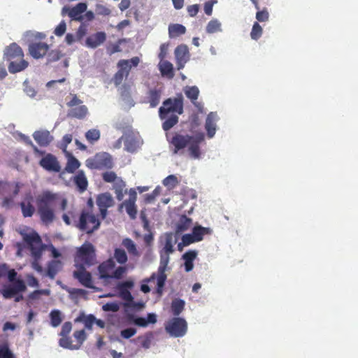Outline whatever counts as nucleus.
Wrapping results in <instances>:
<instances>
[{
    "mask_svg": "<svg viewBox=\"0 0 358 358\" xmlns=\"http://www.w3.org/2000/svg\"><path fill=\"white\" fill-rule=\"evenodd\" d=\"M162 249L159 250L160 262L157 269V273H153L150 278L145 279L143 281L146 283L150 282L155 279L157 280V292L162 294L167 278L166 271L170 260V255L174 250V245L176 240L174 239L172 233H166L161 238Z\"/></svg>",
    "mask_w": 358,
    "mask_h": 358,
    "instance_id": "nucleus-1",
    "label": "nucleus"
},
{
    "mask_svg": "<svg viewBox=\"0 0 358 358\" xmlns=\"http://www.w3.org/2000/svg\"><path fill=\"white\" fill-rule=\"evenodd\" d=\"M183 113V96L181 93L176 97L168 98L163 101V106L159 109V115L162 120V128L167 131L178 122V115Z\"/></svg>",
    "mask_w": 358,
    "mask_h": 358,
    "instance_id": "nucleus-2",
    "label": "nucleus"
},
{
    "mask_svg": "<svg viewBox=\"0 0 358 358\" xmlns=\"http://www.w3.org/2000/svg\"><path fill=\"white\" fill-rule=\"evenodd\" d=\"M204 141V134L199 132L194 135L176 133L170 141L173 147V152L177 154L180 150L188 148L189 155L192 158L199 159L201 155L200 144Z\"/></svg>",
    "mask_w": 358,
    "mask_h": 358,
    "instance_id": "nucleus-3",
    "label": "nucleus"
},
{
    "mask_svg": "<svg viewBox=\"0 0 358 358\" xmlns=\"http://www.w3.org/2000/svg\"><path fill=\"white\" fill-rule=\"evenodd\" d=\"M90 266V243L87 241L78 249L75 257L73 276L85 287L90 288V273L86 271V266Z\"/></svg>",
    "mask_w": 358,
    "mask_h": 358,
    "instance_id": "nucleus-4",
    "label": "nucleus"
},
{
    "mask_svg": "<svg viewBox=\"0 0 358 358\" xmlns=\"http://www.w3.org/2000/svg\"><path fill=\"white\" fill-rule=\"evenodd\" d=\"M21 234L23 241L29 247L31 255L34 258V260L31 263L32 268L38 273H42L43 271V268L38 262L44 249L40 236L36 231H32L30 234L21 232Z\"/></svg>",
    "mask_w": 358,
    "mask_h": 358,
    "instance_id": "nucleus-5",
    "label": "nucleus"
},
{
    "mask_svg": "<svg viewBox=\"0 0 358 358\" xmlns=\"http://www.w3.org/2000/svg\"><path fill=\"white\" fill-rule=\"evenodd\" d=\"M96 203L98 206L99 214L94 215L91 214V234L97 229L101 220H104L108 215V209L114 206L115 201L109 192H104L97 195Z\"/></svg>",
    "mask_w": 358,
    "mask_h": 358,
    "instance_id": "nucleus-6",
    "label": "nucleus"
},
{
    "mask_svg": "<svg viewBox=\"0 0 358 358\" xmlns=\"http://www.w3.org/2000/svg\"><path fill=\"white\" fill-rule=\"evenodd\" d=\"M7 277L10 282L8 285H3L0 293L6 299H10L13 295V291H26L27 285L24 281L20 278H17V272L15 269L8 270Z\"/></svg>",
    "mask_w": 358,
    "mask_h": 358,
    "instance_id": "nucleus-7",
    "label": "nucleus"
},
{
    "mask_svg": "<svg viewBox=\"0 0 358 358\" xmlns=\"http://www.w3.org/2000/svg\"><path fill=\"white\" fill-rule=\"evenodd\" d=\"M166 331L172 336L182 337L187 329V324L183 318L174 317L166 325Z\"/></svg>",
    "mask_w": 358,
    "mask_h": 358,
    "instance_id": "nucleus-8",
    "label": "nucleus"
},
{
    "mask_svg": "<svg viewBox=\"0 0 358 358\" xmlns=\"http://www.w3.org/2000/svg\"><path fill=\"white\" fill-rule=\"evenodd\" d=\"M87 8V3H78L74 7L64 6L61 12L62 16L68 15L72 20L82 22L84 18V13L86 12Z\"/></svg>",
    "mask_w": 358,
    "mask_h": 358,
    "instance_id": "nucleus-9",
    "label": "nucleus"
},
{
    "mask_svg": "<svg viewBox=\"0 0 358 358\" xmlns=\"http://www.w3.org/2000/svg\"><path fill=\"white\" fill-rule=\"evenodd\" d=\"M113 166L112 157L107 152L97 153L91 160V169H110Z\"/></svg>",
    "mask_w": 358,
    "mask_h": 358,
    "instance_id": "nucleus-10",
    "label": "nucleus"
},
{
    "mask_svg": "<svg viewBox=\"0 0 358 358\" xmlns=\"http://www.w3.org/2000/svg\"><path fill=\"white\" fill-rule=\"evenodd\" d=\"M129 199L123 201L120 205V207L124 206L126 211L129 217L131 219H134L136 218L137 214L136 206L135 204L137 199V194L135 189L131 188L129 191Z\"/></svg>",
    "mask_w": 358,
    "mask_h": 358,
    "instance_id": "nucleus-11",
    "label": "nucleus"
},
{
    "mask_svg": "<svg viewBox=\"0 0 358 358\" xmlns=\"http://www.w3.org/2000/svg\"><path fill=\"white\" fill-rule=\"evenodd\" d=\"M57 199V195L50 192H44L41 195L38 196L36 200L37 207L43 208L53 209L55 202Z\"/></svg>",
    "mask_w": 358,
    "mask_h": 358,
    "instance_id": "nucleus-12",
    "label": "nucleus"
},
{
    "mask_svg": "<svg viewBox=\"0 0 358 358\" xmlns=\"http://www.w3.org/2000/svg\"><path fill=\"white\" fill-rule=\"evenodd\" d=\"M177 69L180 70L189 59V52L186 45H180L175 49Z\"/></svg>",
    "mask_w": 358,
    "mask_h": 358,
    "instance_id": "nucleus-13",
    "label": "nucleus"
},
{
    "mask_svg": "<svg viewBox=\"0 0 358 358\" xmlns=\"http://www.w3.org/2000/svg\"><path fill=\"white\" fill-rule=\"evenodd\" d=\"M23 57V51L16 43H13L4 48L3 59L6 61H12L15 59H22Z\"/></svg>",
    "mask_w": 358,
    "mask_h": 358,
    "instance_id": "nucleus-14",
    "label": "nucleus"
},
{
    "mask_svg": "<svg viewBox=\"0 0 358 358\" xmlns=\"http://www.w3.org/2000/svg\"><path fill=\"white\" fill-rule=\"evenodd\" d=\"M39 164L48 171L59 172L61 169L57 158L52 154H47L41 159Z\"/></svg>",
    "mask_w": 358,
    "mask_h": 358,
    "instance_id": "nucleus-15",
    "label": "nucleus"
},
{
    "mask_svg": "<svg viewBox=\"0 0 358 358\" xmlns=\"http://www.w3.org/2000/svg\"><path fill=\"white\" fill-rule=\"evenodd\" d=\"M134 282L132 280H127L118 283L117 288L119 291L120 297L125 301V302H131L134 299L129 289L134 287Z\"/></svg>",
    "mask_w": 358,
    "mask_h": 358,
    "instance_id": "nucleus-16",
    "label": "nucleus"
},
{
    "mask_svg": "<svg viewBox=\"0 0 358 358\" xmlns=\"http://www.w3.org/2000/svg\"><path fill=\"white\" fill-rule=\"evenodd\" d=\"M162 91L160 89H150L145 97L143 103H149L151 108H155L160 102Z\"/></svg>",
    "mask_w": 358,
    "mask_h": 358,
    "instance_id": "nucleus-17",
    "label": "nucleus"
},
{
    "mask_svg": "<svg viewBox=\"0 0 358 358\" xmlns=\"http://www.w3.org/2000/svg\"><path fill=\"white\" fill-rule=\"evenodd\" d=\"M48 50V45L45 43H31L29 46L30 55L35 59L43 57Z\"/></svg>",
    "mask_w": 358,
    "mask_h": 358,
    "instance_id": "nucleus-18",
    "label": "nucleus"
},
{
    "mask_svg": "<svg viewBox=\"0 0 358 358\" xmlns=\"http://www.w3.org/2000/svg\"><path fill=\"white\" fill-rule=\"evenodd\" d=\"M33 138L37 143L43 147L48 146L53 140L48 130H39L33 134Z\"/></svg>",
    "mask_w": 358,
    "mask_h": 358,
    "instance_id": "nucleus-19",
    "label": "nucleus"
},
{
    "mask_svg": "<svg viewBox=\"0 0 358 358\" xmlns=\"http://www.w3.org/2000/svg\"><path fill=\"white\" fill-rule=\"evenodd\" d=\"M115 264L112 259H108V260L102 262L99 266V272L100 274V278L103 279H109L110 278L111 273L115 268Z\"/></svg>",
    "mask_w": 358,
    "mask_h": 358,
    "instance_id": "nucleus-20",
    "label": "nucleus"
},
{
    "mask_svg": "<svg viewBox=\"0 0 358 358\" xmlns=\"http://www.w3.org/2000/svg\"><path fill=\"white\" fill-rule=\"evenodd\" d=\"M184 93L196 108L199 110L202 108L201 103L196 101L199 96V90L196 86H187Z\"/></svg>",
    "mask_w": 358,
    "mask_h": 358,
    "instance_id": "nucleus-21",
    "label": "nucleus"
},
{
    "mask_svg": "<svg viewBox=\"0 0 358 358\" xmlns=\"http://www.w3.org/2000/svg\"><path fill=\"white\" fill-rule=\"evenodd\" d=\"M217 118V115L216 113L210 112L206 120L205 128L207 131V135L209 138H212L214 136L216 131V120Z\"/></svg>",
    "mask_w": 358,
    "mask_h": 358,
    "instance_id": "nucleus-22",
    "label": "nucleus"
},
{
    "mask_svg": "<svg viewBox=\"0 0 358 358\" xmlns=\"http://www.w3.org/2000/svg\"><path fill=\"white\" fill-rule=\"evenodd\" d=\"M197 256L196 250H188L182 255V259L185 261L184 266L186 272L191 271L194 268L193 262Z\"/></svg>",
    "mask_w": 358,
    "mask_h": 358,
    "instance_id": "nucleus-23",
    "label": "nucleus"
},
{
    "mask_svg": "<svg viewBox=\"0 0 358 358\" xmlns=\"http://www.w3.org/2000/svg\"><path fill=\"white\" fill-rule=\"evenodd\" d=\"M125 187L126 183L121 178H118L113 185V189L115 191L117 199L120 201L123 199L124 193L127 192Z\"/></svg>",
    "mask_w": 358,
    "mask_h": 358,
    "instance_id": "nucleus-24",
    "label": "nucleus"
},
{
    "mask_svg": "<svg viewBox=\"0 0 358 358\" xmlns=\"http://www.w3.org/2000/svg\"><path fill=\"white\" fill-rule=\"evenodd\" d=\"M117 67L119 69L113 78V81L115 86L120 85L122 83L124 78L128 77L130 72V68H127L124 66H117Z\"/></svg>",
    "mask_w": 358,
    "mask_h": 358,
    "instance_id": "nucleus-25",
    "label": "nucleus"
},
{
    "mask_svg": "<svg viewBox=\"0 0 358 358\" xmlns=\"http://www.w3.org/2000/svg\"><path fill=\"white\" fill-rule=\"evenodd\" d=\"M38 213L41 219L46 225L52 223L55 220V213L53 209L38 208Z\"/></svg>",
    "mask_w": 358,
    "mask_h": 358,
    "instance_id": "nucleus-26",
    "label": "nucleus"
},
{
    "mask_svg": "<svg viewBox=\"0 0 358 358\" xmlns=\"http://www.w3.org/2000/svg\"><path fill=\"white\" fill-rule=\"evenodd\" d=\"M192 224V220L191 218L187 217L186 215H182L176 224V233L178 234L188 230Z\"/></svg>",
    "mask_w": 358,
    "mask_h": 358,
    "instance_id": "nucleus-27",
    "label": "nucleus"
},
{
    "mask_svg": "<svg viewBox=\"0 0 358 358\" xmlns=\"http://www.w3.org/2000/svg\"><path fill=\"white\" fill-rule=\"evenodd\" d=\"M74 182L80 192H83L87 189L88 182L83 171H80L78 174L74 176Z\"/></svg>",
    "mask_w": 358,
    "mask_h": 358,
    "instance_id": "nucleus-28",
    "label": "nucleus"
},
{
    "mask_svg": "<svg viewBox=\"0 0 358 358\" xmlns=\"http://www.w3.org/2000/svg\"><path fill=\"white\" fill-rule=\"evenodd\" d=\"M192 233L197 242H199L203 239L205 235L210 234L212 233V229L209 227L196 225L193 227Z\"/></svg>",
    "mask_w": 358,
    "mask_h": 358,
    "instance_id": "nucleus-29",
    "label": "nucleus"
},
{
    "mask_svg": "<svg viewBox=\"0 0 358 358\" xmlns=\"http://www.w3.org/2000/svg\"><path fill=\"white\" fill-rule=\"evenodd\" d=\"M159 69L162 76L172 78L174 76L173 64L166 60H161L159 64Z\"/></svg>",
    "mask_w": 358,
    "mask_h": 358,
    "instance_id": "nucleus-30",
    "label": "nucleus"
},
{
    "mask_svg": "<svg viewBox=\"0 0 358 358\" xmlns=\"http://www.w3.org/2000/svg\"><path fill=\"white\" fill-rule=\"evenodd\" d=\"M65 155L67 158V163L65 170L69 173H73L77 169L79 168L80 164L79 161L75 158L71 152H66Z\"/></svg>",
    "mask_w": 358,
    "mask_h": 358,
    "instance_id": "nucleus-31",
    "label": "nucleus"
},
{
    "mask_svg": "<svg viewBox=\"0 0 358 358\" xmlns=\"http://www.w3.org/2000/svg\"><path fill=\"white\" fill-rule=\"evenodd\" d=\"M186 32L185 26L180 24H171L169 26V36L171 38L178 37Z\"/></svg>",
    "mask_w": 358,
    "mask_h": 358,
    "instance_id": "nucleus-32",
    "label": "nucleus"
},
{
    "mask_svg": "<svg viewBox=\"0 0 358 358\" xmlns=\"http://www.w3.org/2000/svg\"><path fill=\"white\" fill-rule=\"evenodd\" d=\"M17 62L16 61H10L8 69L10 73H15L23 71L28 66V62L22 59Z\"/></svg>",
    "mask_w": 358,
    "mask_h": 358,
    "instance_id": "nucleus-33",
    "label": "nucleus"
},
{
    "mask_svg": "<svg viewBox=\"0 0 358 358\" xmlns=\"http://www.w3.org/2000/svg\"><path fill=\"white\" fill-rule=\"evenodd\" d=\"M122 245L127 250L129 255L134 257H139L140 253L137 250L136 245L129 238H125L122 240Z\"/></svg>",
    "mask_w": 358,
    "mask_h": 358,
    "instance_id": "nucleus-34",
    "label": "nucleus"
},
{
    "mask_svg": "<svg viewBox=\"0 0 358 358\" xmlns=\"http://www.w3.org/2000/svg\"><path fill=\"white\" fill-rule=\"evenodd\" d=\"M61 268V262L58 260H52L48 264V270L46 275L51 279H54Z\"/></svg>",
    "mask_w": 358,
    "mask_h": 358,
    "instance_id": "nucleus-35",
    "label": "nucleus"
},
{
    "mask_svg": "<svg viewBox=\"0 0 358 358\" xmlns=\"http://www.w3.org/2000/svg\"><path fill=\"white\" fill-rule=\"evenodd\" d=\"M87 113V108L85 106H78L77 107L71 108L69 111L68 115L70 117L80 119L85 117Z\"/></svg>",
    "mask_w": 358,
    "mask_h": 358,
    "instance_id": "nucleus-36",
    "label": "nucleus"
},
{
    "mask_svg": "<svg viewBox=\"0 0 358 358\" xmlns=\"http://www.w3.org/2000/svg\"><path fill=\"white\" fill-rule=\"evenodd\" d=\"M206 31L210 34L222 31L221 22L217 19L211 20L206 25Z\"/></svg>",
    "mask_w": 358,
    "mask_h": 358,
    "instance_id": "nucleus-37",
    "label": "nucleus"
},
{
    "mask_svg": "<svg viewBox=\"0 0 358 358\" xmlns=\"http://www.w3.org/2000/svg\"><path fill=\"white\" fill-rule=\"evenodd\" d=\"M106 38V35L104 32L100 31L91 36V48H95L103 43Z\"/></svg>",
    "mask_w": 358,
    "mask_h": 358,
    "instance_id": "nucleus-38",
    "label": "nucleus"
},
{
    "mask_svg": "<svg viewBox=\"0 0 358 358\" xmlns=\"http://www.w3.org/2000/svg\"><path fill=\"white\" fill-rule=\"evenodd\" d=\"M171 307L172 313L175 316H178L184 310L185 301L180 299H176L173 300Z\"/></svg>",
    "mask_w": 358,
    "mask_h": 358,
    "instance_id": "nucleus-39",
    "label": "nucleus"
},
{
    "mask_svg": "<svg viewBox=\"0 0 358 358\" xmlns=\"http://www.w3.org/2000/svg\"><path fill=\"white\" fill-rule=\"evenodd\" d=\"M140 59L138 57H134L130 59H121L118 62L117 66H122L131 69L132 66L136 67L138 65Z\"/></svg>",
    "mask_w": 358,
    "mask_h": 358,
    "instance_id": "nucleus-40",
    "label": "nucleus"
},
{
    "mask_svg": "<svg viewBox=\"0 0 358 358\" xmlns=\"http://www.w3.org/2000/svg\"><path fill=\"white\" fill-rule=\"evenodd\" d=\"M114 258L120 264H125L128 260V257H127L126 252L123 249H121V248H116L115 250Z\"/></svg>",
    "mask_w": 358,
    "mask_h": 358,
    "instance_id": "nucleus-41",
    "label": "nucleus"
},
{
    "mask_svg": "<svg viewBox=\"0 0 358 358\" xmlns=\"http://www.w3.org/2000/svg\"><path fill=\"white\" fill-rule=\"evenodd\" d=\"M50 320H51V325L53 327H58L62 321V318L61 317V312L58 310H53L50 313Z\"/></svg>",
    "mask_w": 358,
    "mask_h": 358,
    "instance_id": "nucleus-42",
    "label": "nucleus"
},
{
    "mask_svg": "<svg viewBox=\"0 0 358 358\" xmlns=\"http://www.w3.org/2000/svg\"><path fill=\"white\" fill-rule=\"evenodd\" d=\"M163 185L169 189H173L178 184V180L174 175H169L162 181Z\"/></svg>",
    "mask_w": 358,
    "mask_h": 358,
    "instance_id": "nucleus-43",
    "label": "nucleus"
},
{
    "mask_svg": "<svg viewBox=\"0 0 358 358\" xmlns=\"http://www.w3.org/2000/svg\"><path fill=\"white\" fill-rule=\"evenodd\" d=\"M263 29L257 22H255L252 26L250 36L253 40H258L262 35Z\"/></svg>",
    "mask_w": 358,
    "mask_h": 358,
    "instance_id": "nucleus-44",
    "label": "nucleus"
},
{
    "mask_svg": "<svg viewBox=\"0 0 358 358\" xmlns=\"http://www.w3.org/2000/svg\"><path fill=\"white\" fill-rule=\"evenodd\" d=\"M22 213L24 217H31L35 211L34 207L30 203L22 202L20 203Z\"/></svg>",
    "mask_w": 358,
    "mask_h": 358,
    "instance_id": "nucleus-45",
    "label": "nucleus"
},
{
    "mask_svg": "<svg viewBox=\"0 0 358 358\" xmlns=\"http://www.w3.org/2000/svg\"><path fill=\"white\" fill-rule=\"evenodd\" d=\"M124 306L127 309L138 311L142 310L145 307V303L141 301L136 302L132 299L131 302H125L124 303Z\"/></svg>",
    "mask_w": 358,
    "mask_h": 358,
    "instance_id": "nucleus-46",
    "label": "nucleus"
},
{
    "mask_svg": "<svg viewBox=\"0 0 358 358\" xmlns=\"http://www.w3.org/2000/svg\"><path fill=\"white\" fill-rule=\"evenodd\" d=\"M59 345L64 348H68L71 350H76L79 348L77 345H72L71 340L70 338L66 336H62L59 341Z\"/></svg>",
    "mask_w": 358,
    "mask_h": 358,
    "instance_id": "nucleus-47",
    "label": "nucleus"
},
{
    "mask_svg": "<svg viewBox=\"0 0 358 358\" xmlns=\"http://www.w3.org/2000/svg\"><path fill=\"white\" fill-rule=\"evenodd\" d=\"M69 292L73 299L84 298L86 299L87 298V292L82 289L72 288L69 289Z\"/></svg>",
    "mask_w": 358,
    "mask_h": 358,
    "instance_id": "nucleus-48",
    "label": "nucleus"
},
{
    "mask_svg": "<svg viewBox=\"0 0 358 358\" xmlns=\"http://www.w3.org/2000/svg\"><path fill=\"white\" fill-rule=\"evenodd\" d=\"M124 41H125L124 39H119L116 43L111 44L109 46H108L107 47L108 54L111 55L114 53L121 52L122 49L120 48V45H121V43H122Z\"/></svg>",
    "mask_w": 358,
    "mask_h": 358,
    "instance_id": "nucleus-49",
    "label": "nucleus"
},
{
    "mask_svg": "<svg viewBox=\"0 0 358 358\" xmlns=\"http://www.w3.org/2000/svg\"><path fill=\"white\" fill-rule=\"evenodd\" d=\"M102 178L106 182L114 183L120 178L117 177V174L114 171H106L102 173Z\"/></svg>",
    "mask_w": 358,
    "mask_h": 358,
    "instance_id": "nucleus-50",
    "label": "nucleus"
},
{
    "mask_svg": "<svg viewBox=\"0 0 358 358\" xmlns=\"http://www.w3.org/2000/svg\"><path fill=\"white\" fill-rule=\"evenodd\" d=\"M95 13L96 15L107 16L111 13L110 8L102 4H96L95 8Z\"/></svg>",
    "mask_w": 358,
    "mask_h": 358,
    "instance_id": "nucleus-51",
    "label": "nucleus"
},
{
    "mask_svg": "<svg viewBox=\"0 0 358 358\" xmlns=\"http://www.w3.org/2000/svg\"><path fill=\"white\" fill-rule=\"evenodd\" d=\"M160 193L161 188L158 186L152 191V193L145 195V203H152L155 199V198L160 194Z\"/></svg>",
    "mask_w": 358,
    "mask_h": 358,
    "instance_id": "nucleus-52",
    "label": "nucleus"
},
{
    "mask_svg": "<svg viewBox=\"0 0 358 358\" xmlns=\"http://www.w3.org/2000/svg\"><path fill=\"white\" fill-rule=\"evenodd\" d=\"M23 90L26 94L31 98H34L36 94L35 89L29 85L27 80H24L23 83Z\"/></svg>",
    "mask_w": 358,
    "mask_h": 358,
    "instance_id": "nucleus-53",
    "label": "nucleus"
},
{
    "mask_svg": "<svg viewBox=\"0 0 358 358\" xmlns=\"http://www.w3.org/2000/svg\"><path fill=\"white\" fill-rule=\"evenodd\" d=\"M126 266H119L115 270L113 271L110 278L121 279L123 275L127 272Z\"/></svg>",
    "mask_w": 358,
    "mask_h": 358,
    "instance_id": "nucleus-54",
    "label": "nucleus"
},
{
    "mask_svg": "<svg viewBox=\"0 0 358 358\" xmlns=\"http://www.w3.org/2000/svg\"><path fill=\"white\" fill-rule=\"evenodd\" d=\"M181 239L182 241L183 245H189L192 243L197 242L192 233L184 234Z\"/></svg>",
    "mask_w": 358,
    "mask_h": 358,
    "instance_id": "nucleus-55",
    "label": "nucleus"
},
{
    "mask_svg": "<svg viewBox=\"0 0 358 358\" xmlns=\"http://www.w3.org/2000/svg\"><path fill=\"white\" fill-rule=\"evenodd\" d=\"M102 308L104 311L117 312L120 309V306L117 302H110L104 304Z\"/></svg>",
    "mask_w": 358,
    "mask_h": 358,
    "instance_id": "nucleus-56",
    "label": "nucleus"
},
{
    "mask_svg": "<svg viewBox=\"0 0 358 358\" xmlns=\"http://www.w3.org/2000/svg\"><path fill=\"white\" fill-rule=\"evenodd\" d=\"M269 17V14L266 8L262 10H258L256 13V18L259 22H266Z\"/></svg>",
    "mask_w": 358,
    "mask_h": 358,
    "instance_id": "nucleus-57",
    "label": "nucleus"
},
{
    "mask_svg": "<svg viewBox=\"0 0 358 358\" xmlns=\"http://www.w3.org/2000/svg\"><path fill=\"white\" fill-rule=\"evenodd\" d=\"M75 322H83L86 329H90V315L81 313L76 320Z\"/></svg>",
    "mask_w": 358,
    "mask_h": 358,
    "instance_id": "nucleus-58",
    "label": "nucleus"
},
{
    "mask_svg": "<svg viewBox=\"0 0 358 358\" xmlns=\"http://www.w3.org/2000/svg\"><path fill=\"white\" fill-rule=\"evenodd\" d=\"M62 57V54L58 50H52L48 55V61L49 62H56Z\"/></svg>",
    "mask_w": 358,
    "mask_h": 358,
    "instance_id": "nucleus-59",
    "label": "nucleus"
},
{
    "mask_svg": "<svg viewBox=\"0 0 358 358\" xmlns=\"http://www.w3.org/2000/svg\"><path fill=\"white\" fill-rule=\"evenodd\" d=\"M66 30V24L65 21L62 20L58 26L55 28L54 33L57 36H62L64 35Z\"/></svg>",
    "mask_w": 358,
    "mask_h": 358,
    "instance_id": "nucleus-60",
    "label": "nucleus"
},
{
    "mask_svg": "<svg viewBox=\"0 0 358 358\" xmlns=\"http://www.w3.org/2000/svg\"><path fill=\"white\" fill-rule=\"evenodd\" d=\"M74 338L78 341L79 345L78 346H80L83 342L86 339V335L84 329L76 331L73 334Z\"/></svg>",
    "mask_w": 358,
    "mask_h": 358,
    "instance_id": "nucleus-61",
    "label": "nucleus"
},
{
    "mask_svg": "<svg viewBox=\"0 0 358 358\" xmlns=\"http://www.w3.org/2000/svg\"><path fill=\"white\" fill-rule=\"evenodd\" d=\"M136 333V329L134 328H127L123 329L120 332V335L122 338L128 339L134 336Z\"/></svg>",
    "mask_w": 358,
    "mask_h": 358,
    "instance_id": "nucleus-62",
    "label": "nucleus"
},
{
    "mask_svg": "<svg viewBox=\"0 0 358 358\" xmlns=\"http://www.w3.org/2000/svg\"><path fill=\"white\" fill-rule=\"evenodd\" d=\"M88 213L83 212L80 217L79 223L78 224V227L80 230H84L86 229L87 226V217H88Z\"/></svg>",
    "mask_w": 358,
    "mask_h": 358,
    "instance_id": "nucleus-63",
    "label": "nucleus"
},
{
    "mask_svg": "<svg viewBox=\"0 0 358 358\" xmlns=\"http://www.w3.org/2000/svg\"><path fill=\"white\" fill-rule=\"evenodd\" d=\"M199 10V5L194 4L187 7V11L190 17H195Z\"/></svg>",
    "mask_w": 358,
    "mask_h": 358,
    "instance_id": "nucleus-64",
    "label": "nucleus"
}]
</instances>
